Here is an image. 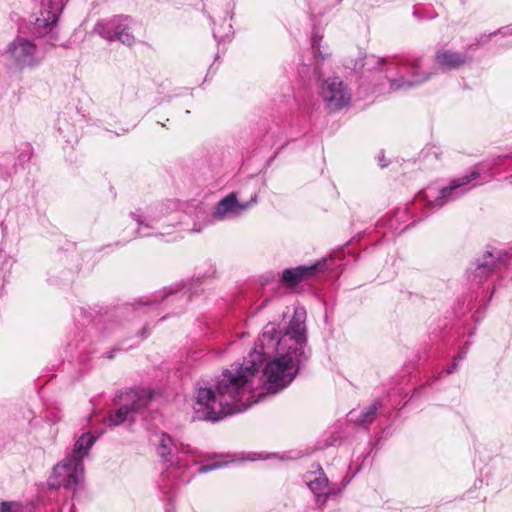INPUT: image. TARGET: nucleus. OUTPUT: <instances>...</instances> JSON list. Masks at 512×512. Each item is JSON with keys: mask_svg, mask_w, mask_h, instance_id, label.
I'll list each match as a JSON object with an SVG mask.
<instances>
[{"mask_svg": "<svg viewBox=\"0 0 512 512\" xmlns=\"http://www.w3.org/2000/svg\"><path fill=\"white\" fill-rule=\"evenodd\" d=\"M309 356L306 310L297 307L284 331L272 322L265 325L249 357L242 364H232L218 377L217 394L211 388H198L195 413L200 419L218 421L243 412L265 396L259 390L264 361L267 389L277 393L294 380Z\"/></svg>", "mask_w": 512, "mask_h": 512, "instance_id": "1", "label": "nucleus"}, {"mask_svg": "<svg viewBox=\"0 0 512 512\" xmlns=\"http://www.w3.org/2000/svg\"><path fill=\"white\" fill-rule=\"evenodd\" d=\"M364 67L368 71L378 69L380 72H385V78L392 91L418 86L428 81L434 74L420 72V59L408 60L403 57L386 59L372 55L366 58Z\"/></svg>", "mask_w": 512, "mask_h": 512, "instance_id": "2", "label": "nucleus"}, {"mask_svg": "<svg viewBox=\"0 0 512 512\" xmlns=\"http://www.w3.org/2000/svg\"><path fill=\"white\" fill-rule=\"evenodd\" d=\"M156 438L157 451L166 464L167 477L183 483L189 482L190 477H186L185 474L191 463H197L196 451L188 445L180 444L178 446L166 433L156 435Z\"/></svg>", "mask_w": 512, "mask_h": 512, "instance_id": "3", "label": "nucleus"}, {"mask_svg": "<svg viewBox=\"0 0 512 512\" xmlns=\"http://www.w3.org/2000/svg\"><path fill=\"white\" fill-rule=\"evenodd\" d=\"M153 398V392L147 389L130 390L120 397L123 400L118 408L112 412L107 423L109 426H118L126 421L134 422L138 414L148 407Z\"/></svg>", "mask_w": 512, "mask_h": 512, "instance_id": "4", "label": "nucleus"}, {"mask_svg": "<svg viewBox=\"0 0 512 512\" xmlns=\"http://www.w3.org/2000/svg\"><path fill=\"white\" fill-rule=\"evenodd\" d=\"M170 205L159 204L145 209V211L133 212L131 217L138 225V234L142 237L163 235L161 229L171 226L177 217L169 212Z\"/></svg>", "mask_w": 512, "mask_h": 512, "instance_id": "5", "label": "nucleus"}, {"mask_svg": "<svg viewBox=\"0 0 512 512\" xmlns=\"http://www.w3.org/2000/svg\"><path fill=\"white\" fill-rule=\"evenodd\" d=\"M7 60L17 69H34L43 61V55L33 40L17 36L4 52Z\"/></svg>", "mask_w": 512, "mask_h": 512, "instance_id": "6", "label": "nucleus"}, {"mask_svg": "<svg viewBox=\"0 0 512 512\" xmlns=\"http://www.w3.org/2000/svg\"><path fill=\"white\" fill-rule=\"evenodd\" d=\"M478 177L479 172L473 170L468 175L453 179L449 186L440 189L437 195L433 188H426L420 192L418 198L422 197L424 200H426L427 204L431 208H441L449 201L455 200L467 192L470 188L466 186Z\"/></svg>", "mask_w": 512, "mask_h": 512, "instance_id": "7", "label": "nucleus"}, {"mask_svg": "<svg viewBox=\"0 0 512 512\" xmlns=\"http://www.w3.org/2000/svg\"><path fill=\"white\" fill-rule=\"evenodd\" d=\"M84 464L71 457H65L54 468L49 478V485L54 488L64 487L75 490L84 479Z\"/></svg>", "mask_w": 512, "mask_h": 512, "instance_id": "8", "label": "nucleus"}, {"mask_svg": "<svg viewBox=\"0 0 512 512\" xmlns=\"http://www.w3.org/2000/svg\"><path fill=\"white\" fill-rule=\"evenodd\" d=\"M95 31L109 42L118 40L127 46H131L135 42L132 33V20L127 16L119 15L106 21H100L96 24Z\"/></svg>", "mask_w": 512, "mask_h": 512, "instance_id": "9", "label": "nucleus"}, {"mask_svg": "<svg viewBox=\"0 0 512 512\" xmlns=\"http://www.w3.org/2000/svg\"><path fill=\"white\" fill-rule=\"evenodd\" d=\"M319 95L330 112H336L347 106L351 100L348 88L339 77H329L321 81Z\"/></svg>", "mask_w": 512, "mask_h": 512, "instance_id": "10", "label": "nucleus"}, {"mask_svg": "<svg viewBox=\"0 0 512 512\" xmlns=\"http://www.w3.org/2000/svg\"><path fill=\"white\" fill-rule=\"evenodd\" d=\"M322 36L315 33L311 38V55L304 59L299 68V74L302 77L320 80L322 76V64L329 58L330 52L321 44Z\"/></svg>", "mask_w": 512, "mask_h": 512, "instance_id": "11", "label": "nucleus"}, {"mask_svg": "<svg viewBox=\"0 0 512 512\" xmlns=\"http://www.w3.org/2000/svg\"><path fill=\"white\" fill-rule=\"evenodd\" d=\"M256 203V196L250 201L240 202L235 193H230L222 198L216 205L213 216L216 220L237 218Z\"/></svg>", "mask_w": 512, "mask_h": 512, "instance_id": "12", "label": "nucleus"}, {"mask_svg": "<svg viewBox=\"0 0 512 512\" xmlns=\"http://www.w3.org/2000/svg\"><path fill=\"white\" fill-rule=\"evenodd\" d=\"M306 483L310 490L315 494L316 503L319 506H323L328 498L337 496L340 493V490L336 491L328 488V478L323 472H309L306 475Z\"/></svg>", "mask_w": 512, "mask_h": 512, "instance_id": "13", "label": "nucleus"}, {"mask_svg": "<svg viewBox=\"0 0 512 512\" xmlns=\"http://www.w3.org/2000/svg\"><path fill=\"white\" fill-rule=\"evenodd\" d=\"M471 62V58L463 52L441 49L434 56L435 65L442 71L457 70Z\"/></svg>", "mask_w": 512, "mask_h": 512, "instance_id": "14", "label": "nucleus"}, {"mask_svg": "<svg viewBox=\"0 0 512 512\" xmlns=\"http://www.w3.org/2000/svg\"><path fill=\"white\" fill-rule=\"evenodd\" d=\"M324 262H317L313 265H303L296 268L286 269L282 273V281L290 286H294L306 277L314 275L321 270Z\"/></svg>", "mask_w": 512, "mask_h": 512, "instance_id": "15", "label": "nucleus"}, {"mask_svg": "<svg viewBox=\"0 0 512 512\" xmlns=\"http://www.w3.org/2000/svg\"><path fill=\"white\" fill-rule=\"evenodd\" d=\"M59 16V8L48 7L40 12V16L35 19V30L40 35H46L51 32Z\"/></svg>", "mask_w": 512, "mask_h": 512, "instance_id": "16", "label": "nucleus"}, {"mask_svg": "<svg viewBox=\"0 0 512 512\" xmlns=\"http://www.w3.org/2000/svg\"><path fill=\"white\" fill-rule=\"evenodd\" d=\"M97 437L91 432L83 433L75 442L72 452L68 455L76 462L83 463L84 458L88 455L89 450L96 442Z\"/></svg>", "mask_w": 512, "mask_h": 512, "instance_id": "17", "label": "nucleus"}, {"mask_svg": "<svg viewBox=\"0 0 512 512\" xmlns=\"http://www.w3.org/2000/svg\"><path fill=\"white\" fill-rule=\"evenodd\" d=\"M501 259V253L497 252L496 255H493L491 252H487L483 260L477 261L475 264V268L473 269V274L477 278H486L489 274L495 271L498 267V262Z\"/></svg>", "mask_w": 512, "mask_h": 512, "instance_id": "18", "label": "nucleus"}, {"mask_svg": "<svg viewBox=\"0 0 512 512\" xmlns=\"http://www.w3.org/2000/svg\"><path fill=\"white\" fill-rule=\"evenodd\" d=\"M213 35L219 42L230 40L233 35V28L230 21L225 19L218 28L213 30Z\"/></svg>", "mask_w": 512, "mask_h": 512, "instance_id": "19", "label": "nucleus"}, {"mask_svg": "<svg viewBox=\"0 0 512 512\" xmlns=\"http://www.w3.org/2000/svg\"><path fill=\"white\" fill-rule=\"evenodd\" d=\"M380 407V403L375 401L374 403H372L371 405H369L368 407H366L359 419H358V423L359 424H362V425H365V424H368V423H371L374 419V416L378 410V408Z\"/></svg>", "mask_w": 512, "mask_h": 512, "instance_id": "20", "label": "nucleus"}, {"mask_svg": "<svg viewBox=\"0 0 512 512\" xmlns=\"http://www.w3.org/2000/svg\"><path fill=\"white\" fill-rule=\"evenodd\" d=\"M0 512H23V505L17 501H0Z\"/></svg>", "mask_w": 512, "mask_h": 512, "instance_id": "21", "label": "nucleus"}, {"mask_svg": "<svg viewBox=\"0 0 512 512\" xmlns=\"http://www.w3.org/2000/svg\"><path fill=\"white\" fill-rule=\"evenodd\" d=\"M223 465H224V464H223V463H220V462H215V463H212V464L203 465V466H201V467L198 469V473H199V474L207 473V472H209V471H212V470L218 469V468L222 467Z\"/></svg>", "mask_w": 512, "mask_h": 512, "instance_id": "22", "label": "nucleus"}, {"mask_svg": "<svg viewBox=\"0 0 512 512\" xmlns=\"http://www.w3.org/2000/svg\"><path fill=\"white\" fill-rule=\"evenodd\" d=\"M465 353H466L465 351L460 352V354L457 356V358H456L455 360H461V359H463V358H464V356H465ZM456 368H457V363H456V361H454V362L452 363V365H451V366L446 370V374H451V373H453V372L456 370Z\"/></svg>", "mask_w": 512, "mask_h": 512, "instance_id": "23", "label": "nucleus"}, {"mask_svg": "<svg viewBox=\"0 0 512 512\" xmlns=\"http://www.w3.org/2000/svg\"><path fill=\"white\" fill-rule=\"evenodd\" d=\"M380 165H381V167H385V166H387V163H386V162H381V161H380Z\"/></svg>", "mask_w": 512, "mask_h": 512, "instance_id": "24", "label": "nucleus"}]
</instances>
